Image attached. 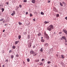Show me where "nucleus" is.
I'll use <instances>...</instances> for the list:
<instances>
[{"label":"nucleus","instance_id":"f257e3e1","mask_svg":"<svg viewBox=\"0 0 67 67\" xmlns=\"http://www.w3.org/2000/svg\"><path fill=\"white\" fill-rule=\"evenodd\" d=\"M53 26L51 25L47 28V29L48 30V31H51V29H53Z\"/></svg>","mask_w":67,"mask_h":67},{"label":"nucleus","instance_id":"f03ea898","mask_svg":"<svg viewBox=\"0 0 67 67\" xmlns=\"http://www.w3.org/2000/svg\"><path fill=\"white\" fill-rule=\"evenodd\" d=\"M44 37L45 38H48V39L49 38V36H48V35L46 34V33L44 34Z\"/></svg>","mask_w":67,"mask_h":67},{"label":"nucleus","instance_id":"7ed1b4c3","mask_svg":"<svg viewBox=\"0 0 67 67\" xmlns=\"http://www.w3.org/2000/svg\"><path fill=\"white\" fill-rule=\"evenodd\" d=\"M30 54H34L35 52H34L33 51H30Z\"/></svg>","mask_w":67,"mask_h":67},{"label":"nucleus","instance_id":"20e7f679","mask_svg":"<svg viewBox=\"0 0 67 67\" xmlns=\"http://www.w3.org/2000/svg\"><path fill=\"white\" fill-rule=\"evenodd\" d=\"M15 14V11H13V13L11 14V15H12V16H13V15H14Z\"/></svg>","mask_w":67,"mask_h":67},{"label":"nucleus","instance_id":"39448f33","mask_svg":"<svg viewBox=\"0 0 67 67\" xmlns=\"http://www.w3.org/2000/svg\"><path fill=\"white\" fill-rule=\"evenodd\" d=\"M63 31L64 32V33H65L66 34H67V31L66 30H64Z\"/></svg>","mask_w":67,"mask_h":67},{"label":"nucleus","instance_id":"423d86ee","mask_svg":"<svg viewBox=\"0 0 67 67\" xmlns=\"http://www.w3.org/2000/svg\"><path fill=\"white\" fill-rule=\"evenodd\" d=\"M32 3H35V0H32Z\"/></svg>","mask_w":67,"mask_h":67},{"label":"nucleus","instance_id":"0eeeda50","mask_svg":"<svg viewBox=\"0 0 67 67\" xmlns=\"http://www.w3.org/2000/svg\"><path fill=\"white\" fill-rule=\"evenodd\" d=\"M61 58H63V59L65 58V57L64 56V55H61Z\"/></svg>","mask_w":67,"mask_h":67},{"label":"nucleus","instance_id":"6e6552de","mask_svg":"<svg viewBox=\"0 0 67 67\" xmlns=\"http://www.w3.org/2000/svg\"><path fill=\"white\" fill-rule=\"evenodd\" d=\"M60 4L61 6L63 7V3L60 2Z\"/></svg>","mask_w":67,"mask_h":67},{"label":"nucleus","instance_id":"1a4fd4ad","mask_svg":"<svg viewBox=\"0 0 67 67\" xmlns=\"http://www.w3.org/2000/svg\"><path fill=\"white\" fill-rule=\"evenodd\" d=\"M4 20V18H2L0 20V21L1 22V21H3Z\"/></svg>","mask_w":67,"mask_h":67},{"label":"nucleus","instance_id":"9d476101","mask_svg":"<svg viewBox=\"0 0 67 67\" xmlns=\"http://www.w3.org/2000/svg\"><path fill=\"white\" fill-rule=\"evenodd\" d=\"M44 46H48V43H46L44 44Z\"/></svg>","mask_w":67,"mask_h":67},{"label":"nucleus","instance_id":"9b49d317","mask_svg":"<svg viewBox=\"0 0 67 67\" xmlns=\"http://www.w3.org/2000/svg\"><path fill=\"white\" fill-rule=\"evenodd\" d=\"M19 42V41H16L15 43V44H17Z\"/></svg>","mask_w":67,"mask_h":67},{"label":"nucleus","instance_id":"f8f14e48","mask_svg":"<svg viewBox=\"0 0 67 67\" xmlns=\"http://www.w3.org/2000/svg\"><path fill=\"white\" fill-rule=\"evenodd\" d=\"M27 60L28 62H30V59L27 58Z\"/></svg>","mask_w":67,"mask_h":67},{"label":"nucleus","instance_id":"ddd939ff","mask_svg":"<svg viewBox=\"0 0 67 67\" xmlns=\"http://www.w3.org/2000/svg\"><path fill=\"white\" fill-rule=\"evenodd\" d=\"M12 48L13 49H15V48H16V47H15V46H13L12 47Z\"/></svg>","mask_w":67,"mask_h":67},{"label":"nucleus","instance_id":"4468645a","mask_svg":"<svg viewBox=\"0 0 67 67\" xmlns=\"http://www.w3.org/2000/svg\"><path fill=\"white\" fill-rule=\"evenodd\" d=\"M62 38H63L64 40H66V37L65 36L62 37Z\"/></svg>","mask_w":67,"mask_h":67},{"label":"nucleus","instance_id":"2eb2a0df","mask_svg":"<svg viewBox=\"0 0 67 67\" xmlns=\"http://www.w3.org/2000/svg\"><path fill=\"white\" fill-rule=\"evenodd\" d=\"M44 23H45V24H48V23H49V21L47 22L45 21Z\"/></svg>","mask_w":67,"mask_h":67},{"label":"nucleus","instance_id":"dca6fc26","mask_svg":"<svg viewBox=\"0 0 67 67\" xmlns=\"http://www.w3.org/2000/svg\"><path fill=\"white\" fill-rule=\"evenodd\" d=\"M39 61H40V60H39V59H38V60L36 59V60L35 61V62H39Z\"/></svg>","mask_w":67,"mask_h":67},{"label":"nucleus","instance_id":"f3484780","mask_svg":"<svg viewBox=\"0 0 67 67\" xmlns=\"http://www.w3.org/2000/svg\"><path fill=\"white\" fill-rule=\"evenodd\" d=\"M56 16L57 18H58V17H59V14H57L56 15Z\"/></svg>","mask_w":67,"mask_h":67},{"label":"nucleus","instance_id":"a211bd4d","mask_svg":"<svg viewBox=\"0 0 67 67\" xmlns=\"http://www.w3.org/2000/svg\"><path fill=\"white\" fill-rule=\"evenodd\" d=\"M21 36L20 35H19V38H18L19 40H20V38H21Z\"/></svg>","mask_w":67,"mask_h":67},{"label":"nucleus","instance_id":"6ab92c4d","mask_svg":"<svg viewBox=\"0 0 67 67\" xmlns=\"http://www.w3.org/2000/svg\"><path fill=\"white\" fill-rule=\"evenodd\" d=\"M1 10H2V12H3V11L4 10V9L3 8L1 9Z\"/></svg>","mask_w":67,"mask_h":67},{"label":"nucleus","instance_id":"aec40b11","mask_svg":"<svg viewBox=\"0 0 67 67\" xmlns=\"http://www.w3.org/2000/svg\"><path fill=\"white\" fill-rule=\"evenodd\" d=\"M41 14L42 15H44V13L43 12H41Z\"/></svg>","mask_w":67,"mask_h":67},{"label":"nucleus","instance_id":"412c9836","mask_svg":"<svg viewBox=\"0 0 67 67\" xmlns=\"http://www.w3.org/2000/svg\"><path fill=\"white\" fill-rule=\"evenodd\" d=\"M41 41L42 42H44V41H45L44 40L42 39L41 40Z\"/></svg>","mask_w":67,"mask_h":67},{"label":"nucleus","instance_id":"4be33fe9","mask_svg":"<svg viewBox=\"0 0 67 67\" xmlns=\"http://www.w3.org/2000/svg\"><path fill=\"white\" fill-rule=\"evenodd\" d=\"M40 51L41 52H42L43 51V49L42 48H41L40 49Z\"/></svg>","mask_w":67,"mask_h":67},{"label":"nucleus","instance_id":"5701e85b","mask_svg":"<svg viewBox=\"0 0 67 67\" xmlns=\"http://www.w3.org/2000/svg\"><path fill=\"white\" fill-rule=\"evenodd\" d=\"M62 3H63V4H64V5H66V3H65V2H62Z\"/></svg>","mask_w":67,"mask_h":67},{"label":"nucleus","instance_id":"b1692460","mask_svg":"<svg viewBox=\"0 0 67 67\" xmlns=\"http://www.w3.org/2000/svg\"><path fill=\"white\" fill-rule=\"evenodd\" d=\"M18 23L19 25H22V23H21V22H19Z\"/></svg>","mask_w":67,"mask_h":67},{"label":"nucleus","instance_id":"393cba45","mask_svg":"<svg viewBox=\"0 0 67 67\" xmlns=\"http://www.w3.org/2000/svg\"><path fill=\"white\" fill-rule=\"evenodd\" d=\"M43 65V63H42V62L40 63V65L41 66V65Z\"/></svg>","mask_w":67,"mask_h":67},{"label":"nucleus","instance_id":"a878e982","mask_svg":"<svg viewBox=\"0 0 67 67\" xmlns=\"http://www.w3.org/2000/svg\"><path fill=\"white\" fill-rule=\"evenodd\" d=\"M14 57V56L13 55L11 56V58H13Z\"/></svg>","mask_w":67,"mask_h":67},{"label":"nucleus","instance_id":"bb28decb","mask_svg":"<svg viewBox=\"0 0 67 67\" xmlns=\"http://www.w3.org/2000/svg\"><path fill=\"white\" fill-rule=\"evenodd\" d=\"M24 2H27V0H24Z\"/></svg>","mask_w":67,"mask_h":67},{"label":"nucleus","instance_id":"cd10ccee","mask_svg":"<svg viewBox=\"0 0 67 67\" xmlns=\"http://www.w3.org/2000/svg\"><path fill=\"white\" fill-rule=\"evenodd\" d=\"M30 16H32V14H30Z\"/></svg>","mask_w":67,"mask_h":67},{"label":"nucleus","instance_id":"c85d7f7f","mask_svg":"<svg viewBox=\"0 0 67 67\" xmlns=\"http://www.w3.org/2000/svg\"><path fill=\"white\" fill-rule=\"evenodd\" d=\"M12 52V51L11 50H10L9 51V53H11V52Z\"/></svg>","mask_w":67,"mask_h":67},{"label":"nucleus","instance_id":"c756f323","mask_svg":"<svg viewBox=\"0 0 67 67\" xmlns=\"http://www.w3.org/2000/svg\"><path fill=\"white\" fill-rule=\"evenodd\" d=\"M48 3H49L50 2H51V1L49 0H48V2H47Z\"/></svg>","mask_w":67,"mask_h":67},{"label":"nucleus","instance_id":"7c9ffc66","mask_svg":"<svg viewBox=\"0 0 67 67\" xmlns=\"http://www.w3.org/2000/svg\"><path fill=\"white\" fill-rule=\"evenodd\" d=\"M6 3H7V5H8L9 3V2H7Z\"/></svg>","mask_w":67,"mask_h":67},{"label":"nucleus","instance_id":"2f4dec72","mask_svg":"<svg viewBox=\"0 0 67 67\" xmlns=\"http://www.w3.org/2000/svg\"><path fill=\"white\" fill-rule=\"evenodd\" d=\"M22 7V5H19V7H20V8H21Z\"/></svg>","mask_w":67,"mask_h":67},{"label":"nucleus","instance_id":"473e14b6","mask_svg":"<svg viewBox=\"0 0 67 67\" xmlns=\"http://www.w3.org/2000/svg\"><path fill=\"white\" fill-rule=\"evenodd\" d=\"M41 34L40 33H39L38 34V36H40V35H41Z\"/></svg>","mask_w":67,"mask_h":67},{"label":"nucleus","instance_id":"72a5a7b5","mask_svg":"<svg viewBox=\"0 0 67 67\" xmlns=\"http://www.w3.org/2000/svg\"><path fill=\"white\" fill-rule=\"evenodd\" d=\"M19 55H18V54H17L16 55V57H19Z\"/></svg>","mask_w":67,"mask_h":67},{"label":"nucleus","instance_id":"f704fd0d","mask_svg":"<svg viewBox=\"0 0 67 67\" xmlns=\"http://www.w3.org/2000/svg\"><path fill=\"white\" fill-rule=\"evenodd\" d=\"M50 63H51V62H50V61L48 62L47 63V64H50Z\"/></svg>","mask_w":67,"mask_h":67},{"label":"nucleus","instance_id":"c9c22d12","mask_svg":"<svg viewBox=\"0 0 67 67\" xmlns=\"http://www.w3.org/2000/svg\"><path fill=\"white\" fill-rule=\"evenodd\" d=\"M28 14V12H26V14Z\"/></svg>","mask_w":67,"mask_h":67},{"label":"nucleus","instance_id":"e433bc0d","mask_svg":"<svg viewBox=\"0 0 67 67\" xmlns=\"http://www.w3.org/2000/svg\"><path fill=\"white\" fill-rule=\"evenodd\" d=\"M23 63L24 64H24H25V63L24 61H23Z\"/></svg>","mask_w":67,"mask_h":67},{"label":"nucleus","instance_id":"4c0bfd02","mask_svg":"<svg viewBox=\"0 0 67 67\" xmlns=\"http://www.w3.org/2000/svg\"><path fill=\"white\" fill-rule=\"evenodd\" d=\"M65 19H66V20H67V17H66L65 18Z\"/></svg>","mask_w":67,"mask_h":67},{"label":"nucleus","instance_id":"58836bf2","mask_svg":"<svg viewBox=\"0 0 67 67\" xmlns=\"http://www.w3.org/2000/svg\"><path fill=\"white\" fill-rule=\"evenodd\" d=\"M3 7V6L2 5H0V7Z\"/></svg>","mask_w":67,"mask_h":67},{"label":"nucleus","instance_id":"ea45409f","mask_svg":"<svg viewBox=\"0 0 67 67\" xmlns=\"http://www.w3.org/2000/svg\"><path fill=\"white\" fill-rule=\"evenodd\" d=\"M44 60V59H42V61H43Z\"/></svg>","mask_w":67,"mask_h":67},{"label":"nucleus","instance_id":"a19ab883","mask_svg":"<svg viewBox=\"0 0 67 67\" xmlns=\"http://www.w3.org/2000/svg\"><path fill=\"white\" fill-rule=\"evenodd\" d=\"M0 67H1V63H0Z\"/></svg>","mask_w":67,"mask_h":67},{"label":"nucleus","instance_id":"79ce46f5","mask_svg":"<svg viewBox=\"0 0 67 67\" xmlns=\"http://www.w3.org/2000/svg\"><path fill=\"white\" fill-rule=\"evenodd\" d=\"M28 38H30V35H28Z\"/></svg>","mask_w":67,"mask_h":67},{"label":"nucleus","instance_id":"37998d69","mask_svg":"<svg viewBox=\"0 0 67 67\" xmlns=\"http://www.w3.org/2000/svg\"><path fill=\"white\" fill-rule=\"evenodd\" d=\"M31 46H32V45L31 44L30 45V46L29 47V48H31Z\"/></svg>","mask_w":67,"mask_h":67},{"label":"nucleus","instance_id":"c03bdc74","mask_svg":"<svg viewBox=\"0 0 67 67\" xmlns=\"http://www.w3.org/2000/svg\"><path fill=\"white\" fill-rule=\"evenodd\" d=\"M33 20H34V21H35V19H34Z\"/></svg>","mask_w":67,"mask_h":67},{"label":"nucleus","instance_id":"a18cd8bd","mask_svg":"<svg viewBox=\"0 0 67 67\" xmlns=\"http://www.w3.org/2000/svg\"><path fill=\"white\" fill-rule=\"evenodd\" d=\"M62 32H59V34H62Z\"/></svg>","mask_w":67,"mask_h":67},{"label":"nucleus","instance_id":"49530a36","mask_svg":"<svg viewBox=\"0 0 67 67\" xmlns=\"http://www.w3.org/2000/svg\"><path fill=\"white\" fill-rule=\"evenodd\" d=\"M2 67H4V65H3L2 66Z\"/></svg>","mask_w":67,"mask_h":67},{"label":"nucleus","instance_id":"de8ad7c7","mask_svg":"<svg viewBox=\"0 0 67 67\" xmlns=\"http://www.w3.org/2000/svg\"><path fill=\"white\" fill-rule=\"evenodd\" d=\"M35 55H36V54H35V55H34V56H35Z\"/></svg>","mask_w":67,"mask_h":67},{"label":"nucleus","instance_id":"09e8293b","mask_svg":"<svg viewBox=\"0 0 67 67\" xmlns=\"http://www.w3.org/2000/svg\"><path fill=\"white\" fill-rule=\"evenodd\" d=\"M56 56H57V57H58V54H56Z\"/></svg>","mask_w":67,"mask_h":67},{"label":"nucleus","instance_id":"8fccbe9b","mask_svg":"<svg viewBox=\"0 0 67 67\" xmlns=\"http://www.w3.org/2000/svg\"><path fill=\"white\" fill-rule=\"evenodd\" d=\"M65 45H67V44L66 43H65Z\"/></svg>","mask_w":67,"mask_h":67},{"label":"nucleus","instance_id":"3c124183","mask_svg":"<svg viewBox=\"0 0 67 67\" xmlns=\"http://www.w3.org/2000/svg\"><path fill=\"white\" fill-rule=\"evenodd\" d=\"M6 62H8V60H6Z\"/></svg>","mask_w":67,"mask_h":67},{"label":"nucleus","instance_id":"603ef678","mask_svg":"<svg viewBox=\"0 0 67 67\" xmlns=\"http://www.w3.org/2000/svg\"><path fill=\"white\" fill-rule=\"evenodd\" d=\"M23 34H24V35H25V32H24Z\"/></svg>","mask_w":67,"mask_h":67},{"label":"nucleus","instance_id":"864d4df0","mask_svg":"<svg viewBox=\"0 0 67 67\" xmlns=\"http://www.w3.org/2000/svg\"><path fill=\"white\" fill-rule=\"evenodd\" d=\"M33 48H35V46H33Z\"/></svg>","mask_w":67,"mask_h":67},{"label":"nucleus","instance_id":"5fc2aeb1","mask_svg":"<svg viewBox=\"0 0 67 67\" xmlns=\"http://www.w3.org/2000/svg\"><path fill=\"white\" fill-rule=\"evenodd\" d=\"M5 21L4 20L3 21V23H4V22Z\"/></svg>","mask_w":67,"mask_h":67},{"label":"nucleus","instance_id":"6e6d98bb","mask_svg":"<svg viewBox=\"0 0 67 67\" xmlns=\"http://www.w3.org/2000/svg\"><path fill=\"white\" fill-rule=\"evenodd\" d=\"M5 31V30H3V32H4Z\"/></svg>","mask_w":67,"mask_h":67},{"label":"nucleus","instance_id":"4d7b16f0","mask_svg":"<svg viewBox=\"0 0 67 67\" xmlns=\"http://www.w3.org/2000/svg\"><path fill=\"white\" fill-rule=\"evenodd\" d=\"M43 37H41V39H43Z\"/></svg>","mask_w":67,"mask_h":67},{"label":"nucleus","instance_id":"13d9d810","mask_svg":"<svg viewBox=\"0 0 67 67\" xmlns=\"http://www.w3.org/2000/svg\"><path fill=\"white\" fill-rule=\"evenodd\" d=\"M6 25H6V24H5V25H4V26H6Z\"/></svg>","mask_w":67,"mask_h":67},{"label":"nucleus","instance_id":"bf43d9fd","mask_svg":"<svg viewBox=\"0 0 67 67\" xmlns=\"http://www.w3.org/2000/svg\"><path fill=\"white\" fill-rule=\"evenodd\" d=\"M65 42H67V40H65Z\"/></svg>","mask_w":67,"mask_h":67},{"label":"nucleus","instance_id":"052dcab7","mask_svg":"<svg viewBox=\"0 0 67 67\" xmlns=\"http://www.w3.org/2000/svg\"><path fill=\"white\" fill-rule=\"evenodd\" d=\"M19 8V7H17V8H18V9Z\"/></svg>","mask_w":67,"mask_h":67},{"label":"nucleus","instance_id":"680f3d73","mask_svg":"<svg viewBox=\"0 0 67 67\" xmlns=\"http://www.w3.org/2000/svg\"><path fill=\"white\" fill-rule=\"evenodd\" d=\"M25 34H26L27 33H26V32H25Z\"/></svg>","mask_w":67,"mask_h":67},{"label":"nucleus","instance_id":"e2e57ef3","mask_svg":"<svg viewBox=\"0 0 67 67\" xmlns=\"http://www.w3.org/2000/svg\"><path fill=\"white\" fill-rule=\"evenodd\" d=\"M65 41H66V39L65 38Z\"/></svg>","mask_w":67,"mask_h":67},{"label":"nucleus","instance_id":"0e129e2a","mask_svg":"<svg viewBox=\"0 0 67 67\" xmlns=\"http://www.w3.org/2000/svg\"><path fill=\"white\" fill-rule=\"evenodd\" d=\"M61 40H63V39H61Z\"/></svg>","mask_w":67,"mask_h":67}]
</instances>
